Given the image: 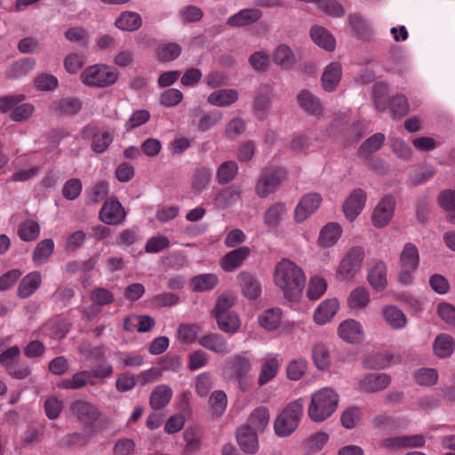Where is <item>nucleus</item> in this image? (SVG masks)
I'll return each instance as SVG.
<instances>
[{"mask_svg": "<svg viewBox=\"0 0 455 455\" xmlns=\"http://www.w3.org/2000/svg\"><path fill=\"white\" fill-rule=\"evenodd\" d=\"M238 167L235 162L227 161L222 163L217 171V180L220 184H227L236 176Z\"/></svg>", "mask_w": 455, "mask_h": 455, "instance_id": "51", "label": "nucleus"}, {"mask_svg": "<svg viewBox=\"0 0 455 455\" xmlns=\"http://www.w3.org/2000/svg\"><path fill=\"white\" fill-rule=\"evenodd\" d=\"M307 361L303 357L291 360L286 367V376L291 380H299L306 373Z\"/></svg>", "mask_w": 455, "mask_h": 455, "instance_id": "49", "label": "nucleus"}, {"mask_svg": "<svg viewBox=\"0 0 455 455\" xmlns=\"http://www.w3.org/2000/svg\"><path fill=\"white\" fill-rule=\"evenodd\" d=\"M389 108L394 118H401L409 111V103L404 95L398 94L392 98Z\"/></svg>", "mask_w": 455, "mask_h": 455, "instance_id": "55", "label": "nucleus"}, {"mask_svg": "<svg viewBox=\"0 0 455 455\" xmlns=\"http://www.w3.org/2000/svg\"><path fill=\"white\" fill-rule=\"evenodd\" d=\"M186 443L185 452L192 454L199 451L201 447V434L195 428H187L183 434Z\"/></svg>", "mask_w": 455, "mask_h": 455, "instance_id": "52", "label": "nucleus"}, {"mask_svg": "<svg viewBox=\"0 0 455 455\" xmlns=\"http://www.w3.org/2000/svg\"><path fill=\"white\" fill-rule=\"evenodd\" d=\"M314 364L318 370H327L331 363L328 347L323 342H315L311 349Z\"/></svg>", "mask_w": 455, "mask_h": 455, "instance_id": "31", "label": "nucleus"}, {"mask_svg": "<svg viewBox=\"0 0 455 455\" xmlns=\"http://www.w3.org/2000/svg\"><path fill=\"white\" fill-rule=\"evenodd\" d=\"M395 206V200L393 196H385L373 210L371 220L376 228H383L391 220Z\"/></svg>", "mask_w": 455, "mask_h": 455, "instance_id": "10", "label": "nucleus"}, {"mask_svg": "<svg viewBox=\"0 0 455 455\" xmlns=\"http://www.w3.org/2000/svg\"><path fill=\"white\" fill-rule=\"evenodd\" d=\"M273 61L278 67L283 69L291 68L295 61V55L292 50L286 44H279L272 54Z\"/></svg>", "mask_w": 455, "mask_h": 455, "instance_id": "30", "label": "nucleus"}, {"mask_svg": "<svg viewBox=\"0 0 455 455\" xmlns=\"http://www.w3.org/2000/svg\"><path fill=\"white\" fill-rule=\"evenodd\" d=\"M243 295L249 299H257L261 293V284L249 273H241L237 276Z\"/></svg>", "mask_w": 455, "mask_h": 455, "instance_id": "24", "label": "nucleus"}, {"mask_svg": "<svg viewBox=\"0 0 455 455\" xmlns=\"http://www.w3.org/2000/svg\"><path fill=\"white\" fill-rule=\"evenodd\" d=\"M286 178V171L282 167L272 166L262 170L255 185V193L261 198L275 193Z\"/></svg>", "mask_w": 455, "mask_h": 455, "instance_id": "6", "label": "nucleus"}, {"mask_svg": "<svg viewBox=\"0 0 455 455\" xmlns=\"http://www.w3.org/2000/svg\"><path fill=\"white\" fill-rule=\"evenodd\" d=\"M342 228L336 222L326 224L320 231L318 243L321 246L331 247L334 245L341 235Z\"/></svg>", "mask_w": 455, "mask_h": 455, "instance_id": "29", "label": "nucleus"}, {"mask_svg": "<svg viewBox=\"0 0 455 455\" xmlns=\"http://www.w3.org/2000/svg\"><path fill=\"white\" fill-rule=\"evenodd\" d=\"M245 130V121L240 117L231 119L226 125V134L229 140H237Z\"/></svg>", "mask_w": 455, "mask_h": 455, "instance_id": "61", "label": "nucleus"}, {"mask_svg": "<svg viewBox=\"0 0 455 455\" xmlns=\"http://www.w3.org/2000/svg\"><path fill=\"white\" fill-rule=\"evenodd\" d=\"M85 63V57L82 52L69 53L64 60V67L70 74H76L81 70Z\"/></svg>", "mask_w": 455, "mask_h": 455, "instance_id": "60", "label": "nucleus"}, {"mask_svg": "<svg viewBox=\"0 0 455 455\" xmlns=\"http://www.w3.org/2000/svg\"><path fill=\"white\" fill-rule=\"evenodd\" d=\"M201 331V327L196 323H182L177 330V338L182 344L194 343Z\"/></svg>", "mask_w": 455, "mask_h": 455, "instance_id": "45", "label": "nucleus"}, {"mask_svg": "<svg viewBox=\"0 0 455 455\" xmlns=\"http://www.w3.org/2000/svg\"><path fill=\"white\" fill-rule=\"evenodd\" d=\"M172 390L166 385H159L154 388L149 398V404L154 410L165 407L171 401Z\"/></svg>", "mask_w": 455, "mask_h": 455, "instance_id": "37", "label": "nucleus"}, {"mask_svg": "<svg viewBox=\"0 0 455 455\" xmlns=\"http://www.w3.org/2000/svg\"><path fill=\"white\" fill-rule=\"evenodd\" d=\"M338 332L339 336L348 343H357L363 337L362 325L353 319L342 322L339 326Z\"/></svg>", "mask_w": 455, "mask_h": 455, "instance_id": "22", "label": "nucleus"}, {"mask_svg": "<svg viewBox=\"0 0 455 455\" xmlns=\"http://www.w3.org/2000/svg\"><path fill=\"white\" fill-rule=\"evenodd\" d=\"M338 403V394L330 387H323L312 395L308 417L314 422H322L336 411Z\"/></svg>", "mask_w": 455, "mask_h": 455, "instance_id": "3", "label": "nucleus"}, {"mask_svg": "<svg viewBox=\"0 0 455 455\" xmlns=\"http://www.w3.org/2000/svg\"><path fill=\"white\" fill-rule=\"evenodd\" d=\"M42 283V275L38 271L27 274L20 282L17 289V296L27 299L34 294Z\"/></svg>", "mask_w": 455, "mask_h": 455, "instance_id": "21", "label": "nucleus"}, {"mask_svg": "<svg viewBox=\"0 0 455 455\" xmlns=\"http://www.w3.org/2000/svg\"><path fill=\"white\" fill-rule=\"evenodd\" d=\"M281 366L277 355L267 354L261 360L260 371L258 377V384L263 387L275 379Z\"/></svg>", "mask_w": 455, "mask_h": 455, "instance_id": "13", "label": "nucleus"}, {"mask_svg": "<svg viewBox=\"0 0 455 455\" xmlns=\"http://www.w3.org/2000/svg\"><path fill=\"white\" fill-rule=\"evenodd\" d=\"M35 60L30 58L21 59L12 64L6 70V76L11 79H18L28 75L35 67Z\"/></svg>", "mask_w": 455, "mask_h": 455, "instance_id": "43", "label": "nucleus"}, {"mask_svg": "<svg viewBox=\"0 0 455 455\" xmlns=\"http://www.w3.org/2000/svg\"><path fill=\"white\" fill-rule=\"evenodd\" d=\"M88 383L92 384L91 381V373L89 371H81L73 374L71 377L63 379L58 387L63 389H81Z\"/></svg>", "mask_w": 455, "mask_h": 455, "instance_id": "33", "label": "nucleus"}, {"mask_svg": "<svg viewBox=\"0 0 455 455\" xmlns=\"http://www.w3.org/2000/svg\"><path fill=\"white\" fill-rule=\"evenodd\" d=\"M253 359L248 352L235 354L227 361V364L234 378L249 375L252 369Z\"/></svg>", "mask_w": 455, "mask_h": 455, "instance_id": "15", "label": "nucleus"}, {"mask_svg": "<svg viewBox=\"0 0 455 455\" xmlns=\"http://www.w3.org/2000/svg\"><path fill=\"white\" fill-rule=\"evenodd\" d=\"M219 283L218 275L213 273L197 275L191 279L192 289L196 292L213 290Z\"/></svg>", "mask_w": 455, "mask_h": 455, "instance_id": "36", "label": "nucleus"}, {"mask_svg": "<svg viewBox=\"0 0 455 455\" xmlns=\"http://www.w3.org/2000/svg\"><path fill=\"white\" fill-rule=\"evenodd\" d=\"M49 139L52 142L70 140H92V142H108L113 140V132L105 127L87 125L83 128L79 134H76L74 133L72 127L63 125L52 129L49 133Z\"/></svg>", "mask_w": 455, "mask_h": 455, "instance_id": "2", "label": "nucleus"}, {"mask_svg": "<svg viewBox=\"0 0 455 455\" xmlns=\"http://www.w3.org/2000/svg\"><path fill=\"white\" fill-rule=\"evenodd\" d=\"M118 76L116 68L104 64H95L83 71L81 81L88 86L104 88L114 84Z\"/></svg>", "mask_w": 455, "mask_h": 455, "instance_id": "5", "label": "nucleus"}, {"mask_svg": "<svg viewBox=\"0 0 455 455\" xmlns=\"http://www.w3.org/2000/svg\"><path fill=\"white\" fill-rule=\"evenodd\" d=\"M236 302V296L232 292H224L219 296L216 301L213 314L215 316L231 312V307Z\"/></svg>", "mask_w": 455, "mask_h": 455, "instance_id": "53", "label": "nucleus"}, {"mask_svg": "<svg viewBox=\"0 0 455 455\" xmlns=\"http://www.w3.org/2000/svg\"><path fill=\"white\" fill-rule=\"evenodd\" d=\"M260 92L254 100L253 110L258 119H264L271 106V88L264 86L261 88Z\"/></svg>", "mask_w": 455, "mask_h": 455, "instance_id": "38", "label": "nucleus"}, {"mask_svg": "<svg viewBox=\"0 0 455 455\" xmlns=\"http://www.w3.org/2000/svg\"><path fill=\"white\" fill-rule=\"evenodd\" d=\"M54 251V242L52 239L40 241L32 253V259L36 265H42L48 261Z\"/></svg>", "mask_w": 455, "mask_h": 455, "instance_id": "41", "label": "nucleus"}, {"mask_svg": "<svg viewBox=\"0 0 455 455\" xmlns=\"http://www.w3.org/2000/svg\"><path fill=\"white\" fill-rule=\"evenodd\" d=\"M386 323L395 330L403 329L407 324V319L402 310L395 306L385 307L382 310Z\"/></svg>", "mask_w": 455, "mask_h": 455, "instance_id": "35", "label": "nucleus"}, {"mask_svg": "<svg viewBox=\"0 0 455 455\" xmlns=\"http://www.w3.org/2000/svg\"><path fill=\"white\" fill-rule=\"evenodd\" d=\"M282 315L280 308L267 309L259 315V324L267 331H274L280 325Z\"/></svg>", "mask_w": 455, "mask_h": 455, "instance_id": "44", "label": "nucleus"}, {"mask_svg": "<svg viewBox=\"0 0 455 455\" xmlns=\"http://www.w3.org/2000/svg\"><path fill=\"white\" fill-rule=\"evenodd\" d=\"M322 196L318 193L305 195L295 208L296 221L302 222L313 214L320 206Z\"/></svg>", "mask_w": 455, "mask_h": 455, "instance_id": "12", "label": "nucleus"}, {"mask_svg": "<svg viewBox=\"0 0 455 455\" xmlns=\"http://www.w3.org/2000/svg\"><path fill=\"white\" fill-rule=\"evenodd\" d=\"M40 233L39 224L32 220L21 222L18 228L19 237L25 242L36 240Z\"/></svg>", "mask_w": 455, "mask_h": 455, "instance_id": "47", "label": "nucleus"}, {"mask_svg": "<svg viewBox=\"0 0 455 455\" xmlns=\"http://www.w3.org/2000/svg\"><path fill=\"white\" fill-rule=\"evenodd\" d=\"M342 76V68L339 62L330 63L322 75V86L325 92H333Z\"/></svg>", "mask_w": 455, "mask_h": 455, "instance_id": "23", "label": "nucleus"}, {"mask_svg": "<svg viewBox=\"0 0 455 455\" xmlns=\"http://www.w3.org/2000/svg\"><path fill=\"white\" fill-rule=\"evenodd\" d=\"M369 302L370 294L363 287L354 289L347 299L348 306L352 309H362L365 307Z\"/></svg>", "mask_w": 455, "mask_h": 455, "instance_id": "48", "label": "nucleus"}, {"mask_svg": "<svg viewBox=\"0 0 455 455\" xmlns=\"http://www.w3.org/2000/svg\"><path fill=\"white\" fill-rule=\"evenodd\" d=\"M55 107L62 114L75 115L80 111L81 103L76 99L66 98L55 102Z\"/></svg>", "mask_w": 455, "mask_h": 455, "instance_id": "64", "label": "nucleus"}, {"mask_svg": "<svg viewBox=\"0 0 455 455\" xmlns=\"http://www.w3.org/2000/svg\"><path fill=\"white\" fill-rule=\"evenodd\" d=\"M312 40L321 48L326 51H333L336 42L331 34L323 27L312 28L310 31Z\"/></svg>", "mask_w": 455, "mask_h": 455, "instance_id": "39", "label": "nucleus"}, {"mask_svg": "<svg viewBox=\"0 0 455 455\" xmlns=\"http://www.w3.org/2000/svg\"><path fill=\"white\" fill-rule=\"evenodd\" d=\"M327 289V282L323 277L314 276L309 281L307 296L311 300L318 299Z\"/></svg>", "mask_w": 455, "mask_h": 455, "instance_id": "56", "label": "nucleus"}, {"mask_svg": "<svg viewBox=\"0 0 455 455\" xmlns=\"http://www.w3.org/2000/svg\"><path fill=\"white\" fill-rule=\"evenodd\" d=\"M126 217V212L121 203L115 198H109L105 201L100 212V220L107 225H120Z\"/></svg>", "mask_w": 455, "mask_h": 455, "instance_id": "9", "label": "nucleus"}, {"mask_svg": "<svg viewBox=\"0 0 455 455\" xmlns=\"http://www.w3.org/2000/svg\"><path fill=\"white\" fill-rule=\"evenodd\" d=\"M390 384V378L385 373H371L363 378L359 383L360 389L366 393L379 392Z\"/></svg>", "mask_w": 455, "mask_h": 455, "instance_id": "18", "label": "nucleus"}, {"mask_svg": "<svg viewBox=\"0 0 455 455\" xmlns=\"http://www.w3.org/2000/svg\"><path fill=\"white\" fill-rule=\"evenodd\" d=\"M262 17V12L256 8L243 9L228 19L227 24L243 27L254 23Z\"/></svg>", "mask_w": 455, "mask_h": 455, "instance_id": "26", "label": "nucleus"}, {"mask_svg": "<svg viewBox=\"0 0 455 455\" xmlns=\"http://www.w3.org/2000/svg\"><path fill=\"white\" fill-rule=\"evenodd\" d=\"M181 52V47L175 43H169L159 46L157 49V58L162 61H171L176 60Z\"/></svg>", "mask_w": 455, "mask_h": 455, "instance_id": "59", "label": "nucleus"}, {"mask_svg": "<svg viewBox=\"0 0 455 455\" xmlns=\"http://www.w3.org/2000/svg\"><path fill=\"white\" fill-rule=\"evenodd\" d=\"M199 344L218 355H225L231 352L232 348L223 336L219 333H209L198 339Z\"/></svg>", "mask_w": 455, "mask_h": 455, "instance_id": "17", "label": "nucleus"}, {"mask_svg": "<svg viewBox=\"0 0 455 455\" xmlns=\"http://www.w3.org/2000/svg\"><path fill=\"white\" fill-rule=\"evenodd\" d=\"M270 420L269 411L265 406H259L254 409L249 416L248 425L254 431H264L268 426Z\"/></svg>", "mask_w": 455, "mask_h": 455, "instance_id": "32", "label": "nucleus"}, {"mask_svg": "<svg viewBox=\"0 0 455 455\" xmlns=\"http://www.w3.org/2000/svg\"><path fill=\"white\" fill-rule=\"evenodd\" d=\"M65 37L69 42L86 45L89 38V33L82 27H72L65 32Z\"/></svg>", "mask_w": 455, "mask_h": 455, "instance_id": "63", "label": "nucleus"}, {"mask_svg": "<svg viewBox=\"0 0 455 455\" xmlns=\"http://www.w3.org/2000/svg\"><path fill=\"white\" fill-rule=\"evenodd\" d=\"M220 331L228 333H235L240 327V319L234 312L225 313L215 316Z\"/></svg>", "mask_w": 455, "mask_h": 455, "instance_id": "46", "label": "nucleus"}, {"mask_svg": "<svg viewBox=\"0 0 455 455\" xmlns=\"http://www.w3.org/2000/svg\"><path fill=\"white\" fill-rule=\"evenodd\" d=\"M80 354L89 361H100L105 356V349L101 346L91 347L89 343H82L78 347Z\"/></svg>", "mask_w": 455, "mask_h": 455, "instance_id": "62", "label": "nucleus"}, {"mask_svg": "<svg viewBox=\"0 0 455 455\" xmlns=\"http://www.w3.org/2000/svg\"><path fill=\"white\" fill-rule=\"evenodd\" d=\"M209 404L212 413L216 416L223 414L228 405V397L224 391L216 390L209 398Z\"/></svg>", "mask_w": 455, "mask_h": 455, "instance_id": "54", "label": "nucleus"}, {"mask_svg": "<svg viewBox=\"0 0 455 455\" xmlns=\"http://www.w3.org/2000/svg\"><path fill=\"white\" fill-rule=\"evenodd\" d=\"M364 251L360 246L351 248L342 259L337 274L344 280L351 279L361 267Z\"/></svg>", "mask_w": 455, "mask_h": 455, "instance_id": "8", "label": "nucleus"}, {"mask_svg": "<svg viewBox=\"0 0 455 455\" xmlns=\"http://www.w3.org/2000/svg\"><path fill=\"white\" fill-rule=\"evenodd\" d=\"M303 411L304 405L301 399L289 403L274 421L275 435L280 437L291 435L298 428Z\"/></svg>", "mask_w": 455, "mask_h": 455, "instance_id": "4", "label": "nucleus"}, {"mask_svg": "<svg viewBox=\"0 0 455 455\" xmlns=\"http://www.w3.org/2000/svg\"><path fill=\"white\" fill-rule=\"evenodd\" d=\"M387 266L382 260H373L368 268L367 280L371 287L379 291L387 285Z\"/></svg>", "mask_w": 455, "mask_h": 455, "instance_id": "16", "label": "nucleus"}, {"mask_svg": "<svg viewBox=\"0 0 455 455\" xmlns=\"http://www.w3.org/2000/svg\"><path fill=\"white\" fill-rule=\"evenodd\" d=\"M251 250L247 246H241L228 251L220 260L221 268L226 272H233L239 268L243 261L250 256Z\"/></svg>", "mask_w": 455, "mask_h": 455, "instance_id": "14", "label": "nucleus"}, {"mask_svg": "<svg viewBox=\"0 0 455 455\" xmlns=\"http://www.w3.org/2000/svg\"><path fill=\"white\" fill-rule=\"evenodd\" d=\"M366 193L361 188L354 189L343 203L342 210L349 221H354L362 212L366 203Z\"/></svg>", "mask_w": 455, "mask_h": 455, "instance_id": "11", "label": "nucleus"}, {"mask_svg": "<svg viewBox=\"0 0 455 455\" xmlns=\"http://www.w3.org/2000/svg\"><path fill=\"white\" fill-rule=\"evenodd\" d=\"M239 197V192L234 188H227L219 191L214 197L218 208L224 209L234 204Z\"/></svg>", "mask_w": 455, "mask_h": 455, "instance_id": "50", "label": "nucleus"}, {"mask_svg": "<svg viewBox=\"0 0 455 455\" xmlns=\"http://www.w3.org/2000/svg\"><path fill=\"white\" fill-rule=\"evenodd\" d=\"M274 280L288 299H297L302 293L306 275L293 261L283 259L275 267Z\"/></svg>", "mask_w": 455, "mask_h": 455, "instance_id": "1", "label": "nucleus"}, {"mask_svg": "<svg viewBox=\"0 0 455 455\" xmlns=\"http://www.w3.org/2000/svg\"><path fill=\"white\" fill-rule=\"evenodd\" d=\"M416 382L420 386L430 387L438 379L437 371L432 368H422L414 373Z\"/></svg>", "mask_w": 455, "mask_h": 455, "instance_id": "58", "label": "nucleus"}, {"mask_svg": "<svg viewBox=\"0 0 455 455\" xmlns=\"http://www.w3.org/2000/svg\"><path fill=\"white\" fill-rule=\"evenodd\" d=\"M90 299L100 307L110 305L115 301L114 294L104 287L94 288L91 292Z\"/></svg>", "mask_w": 455, "mask_h": 455, "instance_id": "57", "label": "nucleus"}, {"mask_svg": "<svg viewBox=\"0 0 455 455\" xmlns=\"http://www.w3.org/2000/svg\"><path fill=\"white\" fill-rule=\"evenodd\" d=\"M419 263V255L417 247L411 243H407L400 254L401 267L416 269Z\"/></svg>", "mask_w": 455, "mask_h": 455, "instance_id": "42", "label": "nucleus"}, {"mask_svg": "<svg viewBox=\"0 0 455 455\" xmlns=\"http://www.w3.org/2000/svg\"><path fill=\"white\" fill-rule=\"evenodd\" d=\"M239 97V93L235 89H220L212 92L207 101L209 104L217 107H228L234 104Z\"/></svg>", "mask_w": 455, "mask_h": 455, "instance_id": "25", "label": "nucleus"}, {"mask_svg": "<svg viewBox=\"0 0 455 455\" xmlns=\"http://www.w3.org/2000/svg\"><path fill=\"white\" fill-rule=\"evenodd\" d=\"M237 443L241 449L247 453L254 454L259 450V441L254 431L250 427L243 426L236 432Z\"/></svg>", "mask_w": 455, "mask_h": 455, "instance_id": "19", "label": "nucleus"}, {"mask_svg": "<svg viewBox=\"0 0 455 455\" xmlns=\"http://www.w3.org/2000/svg\"><path fill=\"white\" fill-rule=\"evenodd\" d=\"M339 309V302L336 299L323 301L314 313V319L318 324L328 323Z\"/></svg>", "mask_w": 455, "mask_h": 455, "instance_id": "28", "label": "nucleus"}, {"mask_svg": "<svg viewBox=\"0 0 455 455\" xmlns=\"http://www.w3.org/2000/svg\"><path fill=\"white\" fill-rule=\"evenodd\" d=\"M287 214V209L283 203L271 204L264 212V223L270 228H276L283 220Z\"/></svg>", "mask_w": 455, "mask_h": 455, "instance_id": "27", "label": "nucleus"}, {"mask_svg": "<svg viewBox=\"0 0 455 455\" xmlns=\"http://www.w3.org/2000/svg\"><path fill=\"white\" fill-rule=\"evenodd\" d=\"M71 411L84 428H92L101 416L100 407L85 400L75 401Z\"/></svg>", "mask_w": 455, "mask_h": 455, "instance_id": "7", "label": "nucleus"}, {"mask_svg": "<svg viewBox=\"0 0 455 455\" xmlns=\"http://www.w3.org/2000/svg\"><path fill=\"white\" fill-rule=\"evenodd\" d=\"M455 341L447 334L438 335L433 344L434 353L440 358L449 357L454 351Z\"/></svg>", "mask_w": 455, "mask_h": 455, "instance_id": "40", "label": "nucleus"}, {"mask_svg": "<svg viewBox=\"0 0 455 455\" xmlns=\"http://www.w3.org/2000/svg\"><path fill=\"white\" fill-rule=\"evenodd\" d=\"M297 102L299 108L308 115L319 116L323 114V108L319 99L307 90H302L298 94Z\"/></svg>", "mask_w": 455, "mask_h": 455, "instance_id": "20", "label": "nucleus"}, {"mask_svg": "<svg viewBox=\"0 0 455 455\" xmlns=\"http://www.w3.org/2000/svg\"><path fill=\"white\" fill-rule=\"evenodd\" d=\"M117 28L124 31H135L142 24L141 17L135 12H123L115 22Z\"/></svg>", "mask_w": 455, "mask_h": 455, "instance_id": "34", "label": "nucleus"}]
</instances>
